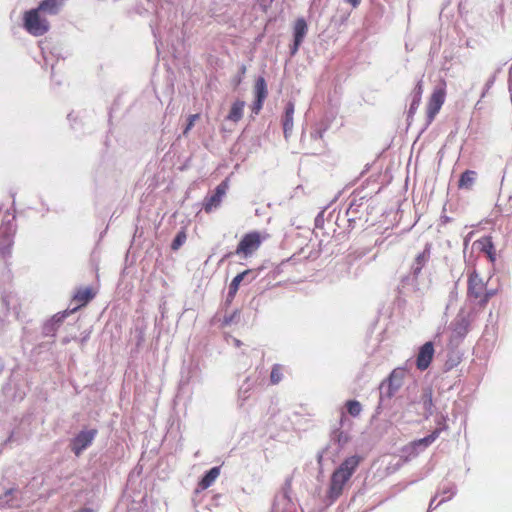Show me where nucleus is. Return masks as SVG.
Returning a JSON list of instances; mask_svg holds the SVG:
<instances>
[{
	"label": "nucleus",
	"mask_w": 512,
	"mask_h": 512,
	"mask_svg": "<svg viewBox=\"0 0 512 512\" xmlns=\"http://www.w3.org/2000/svg\"><path fill=\"white\" fill-rule=\"evenodd\" d=\"M237 291L238 290H228V294L226 295V298L224 301L225 307H228L232 303V301L234 300V298L236 296Z\"/></svg>",
	"instance_id": "nucleus-43"
},
{
	"label": "nucleus",
	"mask_w": 512,
	"mask_h": 512,
	"mask_svg": "<svg viewBox=\"0 0 512 512\" xmlns=\"http://www.w3.org/2000/svg\"><path fill=\"white\" fill-rule=\"evenodd\" d=\"M437 439L436 433H430L427 436L416 439L401 448L400 457L404 462L411 461L420 453L425 451Z\"/></svg>",
	"instance_id": "nucleus-7"
},
{
	"label": "nucleus",
	"mask_w": 512,
	"mask_h": 512,
	"mask_svg": "<svg viewBox=\"0 0 512 512\" xmlns=\"http://www.w3.org/2000/svg\"><path fill=\"white\" fill-rule=\"evenodd\" d=\"M255 384V380L251 377H246L238 390V397L240 401H245L250 397V392Z\"/></svg>",
	"instance_id": "nucleus-28"
},
{
	"label": "nucleus",
	"mask_w": 512,
	"mask_h": 512,
	"mask_svg": "<svg viewBox=\"0 0 512 512\" xmlns=\"http://www.w3.org/2000/svg\"><path fill=\"white\" fill-rule=\"evenodd\" d=\"M452 387V385L439 387L436 396L433 395L431 387H425L422 389L419 403L422 405L424 410L425 419L433 416L437 411H446L449 399L445 398L443 394L445 391L451 390Z\"/></svg>",
	"instance_id": "nucleus-4"
},
{
	"label": "nucleus",
	"mask_w": 512,
	"mask_h": 512,
	"mask_svg": "<svg viewBox=\"0 0 512 512\" xmlns=\"http://www.w3.org/2000/svg\"><path fill=\"white\" fill-rule=\"evenodd\" d=\"M4 369H5V364H4L3 359L0 357V375L3 373Z\"/></svg>",
	"instance_id": "nucleus-51"
},
{
	"label": "nucleus",
	"mask_w": 512,
	"mask_h": 512,
	"mask_svg": "<svg viewBox=\"0 0 512 512\" xmlns=\"http://www.w3.org/2000/svg\"><path fill=\"white\" fill-rule=\"evenodd\" d=\"M239 318H240V310L235 309L232 313L225 314L223 316V319L221 321V326L225 327V326L231 325L232 323L237 322L239 320Z\"/></svg>",
	"instance_id": "nucleus-35"
},
{
	"label": "nucleus",
	"mask_w": 512,
	"mask_h": 512,
	"mask_svg": "<svg viewBox=\"0 0 512 512\" xmlns=\"http://www.w3.org/2000/svg\"><path fill=\"white\" fill-rule=\"evenodd\" d=\"M18 489L15 487L6 489L0 496V506L6 508H17L19 506V500L15 497Z\"/></svg>",
	"instance_id": "nucleus-21"
},
{
	"label": "nucleus",
	"mask_w": 512,
	"mask_h": 512,
	"mask_svg": "<svg viewBox=\"0 0 512 512\" xmlns=\"http://www.w3.org/2000/svg\"><path fill=\"white\" fill-rule=\"evenodd\" d=\"M247 276H253V270H246L236 275L231 281L229 288H238L241 284L244 285V280Z\"/></svg>",
	"instance_id": "nucleus-34"
},
{
	"label": "nucleus",
	"mask_w": 512,
	"mask_h": 512,
	"mask_svg": "<svg viewBox=\"0 0 512 512\" xmlns=\"http://www.w3.org/2000/svg\"><path fill=\"white\" fill-rule=\"evenodd\" d=\"M456 491V485L453 483L443 485L439 490V494L443 496L441 502H446L450 500L456 494Z\"/></svg>",
	"instance_id": "nucleus-31"
},
{
	"label": "nucleus",
	"mask_w": 512,
	"mask_h": 512,
	"mask_svg": "<svg viewBox=\"0 0 512 512\" xmlns=\"http://www.w3.org/2000/svg\"><path fill=\"white\" fill-rule=\"evenodd\" d=\"M2 304L7 311L17 308V300L14 299L11 291H5L2 295Z\"/></svg>",
	"instance_id": "nucleus-33"
},
{
	"label": "nucleus",
	"mask_w": 512,
	"mask_h": 512,
	"mask_svg": "<svg viewBox=\"0 0 512 512\" xmlns=\"http://www.w3.org/2000/svg\"><path fill=\"white\" fill-rule=\"evenodd\" d=\"M430 250H431V245L426 244L424 250L416 256V258L412 264V267H411L414 276H417L421 272L422 268L429 261L430 255H431Z\"/></svg>",
	"instance_id": "nucleus-20"
},
{
	"label": "nucleus",
	"mask_w": 512,
	"mask_h": 512,
	"mask_svg": "<svg viewBox=\"0 0 512 512\" xmlns=\"http://www.w3.org/2000/svg\"><path fill=\"white\" fill-rule=\"evenodd\" d=\"M98 434L96 428L82 429L70 440V450L75 456H80L90 447Z\"/></svg>",
	"instance_id": "nucleus-9"
},
{
	"label": "nucleus",
	"mask_w": 512,
	"mask_h": 512,
	"mask_svg": "<svg viewBox=\"0 0 512 512\" xmlns=\"http://www.w3.org/2000/svg\"><path fill=\"white\" fill-rule=\"evenodd\" d=\"M420 102H421V100H419L418 95H412V100H411L410 107L408 110V118L412 117L415 114L416 110L418 109V107L420 105Z\"/></svg>",
	"instance_id": "nucleus-38"
},
{
	"label": "nucleus",
	"mask_w": 512,
	"mask_h": 512,
	"mask_svg": "<svg viewBox=\"0 0 512 512\" xmlns=\"http://www.w3.org/2000/svg\"><path fill=\"white\" fill-rule=\"evenodd\" d=\"M199 118V114H192L188 117V123L183 131L184 135H187L191 128L194 126L195 121Z\"/></svg>",
	"instance_id": "nucleus-40"
},
{
	"label": "nucleus",
	"mask_w": 512,
	"mask_h": 512,
	"mask_svg": "<svg viewBox=\"0 0 512 512\" xmlns=\"http://www.w3.org/2000/svg\"><path fill=\"white\" fill-rule=\"evenodd\" d=\"M63 6V0H43L37 7L41 12L54 15Z\"/></svg>",
	"instance_id": "nucleus-25"
},
{
	"label": "nucleus",
	"mask_w": 512,
	"mask_h": 512,
	"mask_svg": "<svg viewBox=\"0 0 512 512\" xmlns=\"http://www.w3.org/2000/svg\"><path fill=\"white\" fill-rule=\"evenodd\" d=\"M434 344L428 341L419 348L416 358V367L420 371H425L431 364L434 356Z\"/></svg>",
	"instance_id": "nucleus-16"
},
{
	"label": "nucleus",
	"mask_w": 512,
	"mask_h": 512,
	"mask_svg": "<svg viewBox=\"0 0 512 512\" xmlns=\"http://www.w3.org/2000/svg\"><path fill=\"white\" fill-rule=\"evenodd\" d=\"M272 512H295L291 498V479H286L282 491L275 496Z\"/></svg>",
	"instance_id": "nucleus-10"
},
{
	"label": "nucleus",
	"mask_w": 512,
	"mask_h": 512,
	"mask_svg": "<svg viewBox=\"0 0 512 512\" xmlns=\"http://www.w3.org/2000/svg\"><path fill=\"white\" fill-rule=\"evenodd\" d=\"M76 512H93V510L91 508L84 507V508L79 509Z\"/></svg>",
	"instance_id": "nucleus-53"
},
{
	"label": "nucleus",
	"mask_w": 512,
	"mask_h": 512,
	"mask_svg": "<svg viewBox=\"0 0 512 512\" xmlns=\"http://www.w3.org/2000/svg\"><path fill=\"white\" fill-rule=\"evenodd\" d=\"M324 130H316L311 133L313 139H321L323 137Z\"/></svg>",
	"instance_id": "nucleus-49"
},
{
	"label": "nucleus",
	"mask_w": 512,
	"mask_h": 512,
	"mask_svg": "<svg viewBox=\"0 0 512 512\" xmlns=\"http://www.w3.org/2000/svg\"><path fill=\"white\" fill-rule=\"evenodd\" d=\"M282 367L279 364H274L270 374V381L272 384H278L282 380Z\"/></svg>",
	"instance_id": "nucleus-36"
},
{
	"label": "nucleus",
	"mask_w": 512,
	"mask_h": 512,
	"mask_svg": "<svg viewBox=\"0 0 512 512\" xmlns=\"http://www.w3.org/2000/svg\"><path fill=\"white\" fill-rule=\"evenodd\" d=\"M255 98L266 99L268 91L267 84L263 77L257 78L254 86Z\"/></svg>",
	"instance_id": "nucleus-30"
},
{
	"label": "nucleus",
	"mask_w": 512,
	"mask_h": 512,
	"mask_svg": "<svg viewBox=\"0 0 512 512\" xmlns=\"http://www.w3.org/2000/svg\"><path fill=\"white\" fill-rule=\"evenodd\" d=\"M458 346H449L447 359L444 363L445 371H449L456 367L461 362V353L457 350Z\"/></svg>",
	"instance_id": "nucleus-23"
},
{
	"label": "nucleus",
	"mask_w": 512,
	"mask_h": 512,
	"mask_svg": "<svg viewBox=\"0 0 512 512\" xmlns=\"http://www.w3.org/2000/svg\"><path fill=\"white\" fill-rule=\"evenodd\" d=\"M445 95L444 87H437L434 89L427 105V119L429 124L434 120L435 116L444 104Z\"/></svg>",
	"instance_id": "nucleus-14"
},
{
	"label": "nucleus",
	"mask_w": 512,
	"mask_h": 512,
	"mask_svg": "<svg viewBox=\"0 0 512 512\" xmlns=\"http://www.w3.org/2000/svg\"><path fill=\"white\" fill-rule=\"evenodd\" d=\"M295 106L292 101H289L285 106V111L282 117V126L285 139H288L293 130V117Z\"/></svg>",
	"instance_id": "nucleus-18"
},
{
	"label": "nucleus",
	"mask_w": 512,
	"mask_h": 512,
	"mask_svg": "<svg viewBox=\"0 0 512 512\" xmlns=\"http://www.w3.org/2000/svg\"><path fill=\"white\" fill-rule=\"evenodd\" d=\"M476 172L472 170H466L461 174L458 186L461 189H471L476 180Z\"/></svg>",
	"instance_id": "nucleus-27"
},
{
	"label": "nucleus",
	"mask_w": 512,
	"mask_h": 512,
	"mask_svg": "<svg viewBox=\"0 0 512 512\" xmlns=\"http://www.w3.org/2000/svg\"><path fill=\"white\" fill-rule=\"evenodd\" d=\"M422 92H423L422 83L418 82L412 95H418L419 100H421Z\"/></svg>",
	"instance_id": "nucleus-46"
},
{
	"label": "nucleus",
	"mask_w": 512,
	"mask_h": 512,
	"mask_svg": "<svg viewBox=\"0 0 512 512\" xmlns=\"http://www.w3.org/2000/svg\"><path fill=\"white\" fill-rule=\"evenodd\" d=\"M2 212V207H0V213Z\"/></svg>",
	"instance_id": "nucleus-55"
},
{
	"label": "nucleus",
	"mask_w": 512,
	"mask_h": 512,
	"mask_svg": "<svg viewBox=\"0 0 512 512\" xmlns=\"http://www.w3.org/2000/svg\"><path fill=\"white\" fill-rule=\"evenodd\" d=\"M435 419L434 422L436 424V428L431 433H436L437 438L440 436L441 432L447 431L449 429L448 426V412L447 411H437L434 413Z\"/></svg>",
	"instance_id": "nucleus-22"
},
{
	"label": "nucleus",
	"mask_w": 512,
	"mask_h": 512,
	"mask_svg": "<svg viewBox=\"0 0 512 512\" xmlns=\"http://www.w3.org/2000/svg\"><path fill=\"white\" fill-rule=\"evenodd\" d=\"M345 1L349 4H351L352 7H354V8H356L361 2V0H345Z\"/></svg>",
	"instance_id": "nucleus-50"
},
{
	"label": "nucleus",
	"mask_w": 512,
	"mask_h": 512,
	"mask_svg": "<svg viewBox=\"0 0 512 512\" xmlns=\"http://www.w3.org/2000/svg\"><path fill=\"white\" fill-rule=\"evenodd\" d=\"M15 216L8 210L5 211L0 225V256L7 258L11 255L13 236L15 233Z\"/></svg>",
	"instance_id": "nucleus-6"
},
{
	"label": "nucleus",
	"mask_w": 512,
	"mask_h": 512,
	"mask_svg": "<svg viewBox=\"0 0 512 512\" xmlns=\"http://www.w3.org/2000/svg\"><path fill=\"white\" fill-rule=\"evenodd\" d=\"M351 421L346 416L344 411H341L340 419L337 427L332 429L330 433L329 443L318 453L317 461L320 466L324 459L335 462V459L339 455L341 449L349 442L351 436L347 429H344L346 425L350 426Z\"/></svg>",
	"instance_id": "nucleus-3"
},
{
	"label": "nucleus",
	"mask_w": 512,
	"mask_h": 512,
	"mask_svg": "<svg viewBox=\"0 0 512 512\" xmlns=\"http://www.w3.org/2000/svg\"><path fill=\"white\" fill-rule=\"evenodd\" d=\"M472 320L473 316L471 315V312H466L464 309L459 311L449 325L451 335L448 346H458L463 342L470 331Z\"/></svg>",
	"instance_id": "nucleus-5"
},
{
	"label": "nucleus",
	"mask_w": 512,
	"mask_h": 512,
	"mask_svg": "<svg viewBox=\"0 0 512 512\" xmlns=\"http://www.w3.org/2000/svg\"><path fill=\"white\" fill-rule=\"evenodd\" d=\"M264 100L265 99L255 98V101H254L253 106H252V111L255 114H258L260 112V110L262 109Z\"/></svg>",
	"instance_id": "nucleus-44"
},
{
	"label": "nucleus",
	"mask_w": 512,
	"mask_h": 512,
	"mask_svg": "<svg viewBox=\"0 0 512 512\" xmlns=\"http://www.w3.org/2000/svg\"><path fill=\"white\" fill-rule=\"evenodd\" d=\"M258 275V273L253 270V276H247L245 277V280H244V285H249L252 283V281L256 278V276Z\"/></svg>",
	"instance_id": "nucleus-48"
},
{
	"label": "nucleus",
	"mask_w": 512,
	"mask_h": 512,
	"mask_svg": "<svg viewBox=\"0 0 512 512\" xmlns=\"http://www.w3.org/2000/svg\"><path fill=\"white\" fill-rule=\"evenodd\" d=\"M226 341L228 344H233L235 347H240L242 345V342L239 339L231 335L226 337Z\"/></svg>",
	"instance_id": "nucleus-45"
},
{
	"label": "nucleus",
	"mask_w": 512,
	"mask_h": 512,
	"mask_svg": "<svg viewBox=\"0 0 512 512\" xmlns=\"http://www.w3.org/2000/svg\"><path fill=\"white\" fill-rule=\"evenodd\" d=\"M396 385H393L386 380H383L379 385V401L376 407V413L381 414L384 410L390 409L392 406V399L399 391Z\"/></svg>",
	"instance_id": "nucleus-12"
},
{
	"label": "nucleus",
	"mask_w": 512,
	"mask_h": 512,
	"mask_svg": "<svg viewBox=\"0 0 512 512\" xmlns=\"http://www.w3.org/2000/svg\"><path fill=\"white\" fill-rule=\"evenodd\" d=\"M262 239L258 232H251L243 236L239 242L236 254L244 255L245 257L253 254L261 245Z\"/></svg>",
	"instance_id": "nucleus-13"
},
{
	"label": "nucleus",
	"mask_w": 512,
	"mask_h": 512,
	"mask_svg": "<svg viewBox=\"0 0 512 512\" xmlns=\"http://www.w3.org/2000/svg\"><path fill=\"white\" fill-rule=\"evenodd\" d=\"M436 497L437 495L431 499L430 503H429V511L433 510V509H436L440 504H442L443 502H441V500L438 502V503H435L436 502Z\"/></svg>",
	"instance_id": "nucleus-47"
},
{
	"label": "nucleus",
	"mask_w": 512,
	"mask_h": 512,
	"mask_svg": "<svg viewBox=\"0 0 512 512\" xmlns=\"http://www.w3.org/2000/svg\"><path fill=\"white\" fill-rule=\"evenodd\" d=\"M407 373L408 370L405 367H397L394 370H392L389 376L384 380L393 385H396L398 388H401Z\"/></svg>",
	"instance_id": "nucleus-24"
},
{
	"label": "nucleus",
	"mask_w": 512,
	"mask_h": 512,
	"mask_svg": "<svg viewBox=\"0 0 512 512\" xmlns=\"http://www.w3.org/2000/svg\"><path fill=\"white\" fill-rule=\"evenodd\" d=\"M12 439H13V433H11V435L9 436L8 441H12Z\"/></svg>",
	"instance_id": "nucleus-54"
},
{
	"label": "nucleus",
	"mask_w": 512,
	"mask_h": 512,
	"mask_svg": "<svg viewBox=\"0 0 512 512\" xmlns=\"http://www.w3.org/2000/svg\"><path fill=\"white\" fill-rule=\"evenodd\" d=\"M481 284V279L477 274H471L468 281V288H476Z\"/></svg>",
	"instance_id": "nucleus-42"
},
{
	"label": "nucleus",
	"mask_w": 512,
	"mask_h": 512,
	"mask_svg": "<svg viewBox=\"0 0 512 512\" xmlns=\"http://www.w3.org/2000/svg\"><path fill=\"white\" fill-rule=\"evenodd\" d=\"M197 365L193 366L192 365L189 367V371H188V375L185 376V371L184 369L181 371V375H182V381H186V382H189L191 378H193L194 376H196V372H197Z\"/></svg>",
	"instance_id": "nucleus-39"
},
{
	"label": "nucleus",
	"mask_w": 512,
	"mask_h": 512,
	"mask_svg": "<svg viewBox=\"0 0 512 512\" xmlns=\"http://www.w3.org/2000/svg\"><path fill=\"white\" fill-rule=\"evenodd\" d=\"M498 290H467L466 302L470 305L471 315L483 308Z\"/></svg>",
	"instance_id": "nucleus-11"
},
{
	"label": "nucleus",
	"mask_w": 512,
	"mask_h": 512,
	"mask_svg": "<svg viewBox=\"0 0 512 512\" xmlns=\"http://www.w3.org/2000/svg\"><path fill=\"white\" fill-rule=\"evenodd\" d=\"M38 8L26 11L24 14V28L33 36H42L49 30V22L41 17Z\"/></svg>",
	"instance_id": "nucleus-8"
},
{
	"label": "nucleus",
	"mask_w": 512,
	"mask_h": 512,
	"mask_svg": "<svg viewBox=\"0 0 512 512\" xmlns=\"http://www.w3.org/2000/svg\"><path fill=\"white\" fill-rule=\"evenodd\" d=\"M307 23L303 18H299L296 20L294 25V43L291 46L290 51L292 55H295L299 49V46L304 40V37L307 34Z\"/></svg>",
	"instance_id": "nucleus-17"
},
{
	"label": "nucleus",
	"mask_w": 512,
	"mask_h": 512,
	"mask_svg": "<svg viewBox=\"0 0 512 512\" xmlns=\"http://www.w3.org/2000/svg\"><path fill=\"white\" fill-rule=\"evenodd\" d=\"M347 413L352 417H358L362 412V405L357 400H348L345 404Z\"/></svg>",
	"instance_id": "nucleus-32"
},
{
	"label": "nucleus",
	"mask_w": 512,
	"mask_h": 512,
	"mask_svg": "<svg viewBox=\"0 0 512 512\" xmlns=\"http://www.w3.org/2000/svg\"><path fill=\"white\" fill-rule=\"evenodd\" d=\"M360 461V456L352 455L344 459V461L333 471L325 496V502L327 504H333L342 495L344 486L357 470Z\"/></svg>",
	"instance_id": "nucleus-2"
},
{
	"label": "nucleus",
	"mask_w": 512,
	"mask_h": 512,
	"mask_svg": "<svg viewBox=\"0 0 512 512\" xmlns=\"http://www.w3.org/2000/svg\"><path fill=\"white\" fill-rule=\"evenodd\" d=\"M97 291L98 290H77L65 310L57 312L43 323L42 335L44 337H55L58 329L64 323V320L81 307L87 305L97 295Z\"/></svg>",
	"instance_id": "nucleus-1"
},
{
	"label": "nucleus",
	"mask_w": 512,
	"mask_h": 512,
	"mask_svg": "<svg viewBox=\"0 0 512 512\" xmlns=\"http://www.w3.org/2000/svg\"><path fill=\"white\" fill-rule=\"evenodd\" d=\"M228 182L222 181L216 188L212 195L205 197L203 208L205 212L209 213L213 211L214 209H217L221 202L223 197L225 196L227 190H228Z\"/></svg>",
	"instance_id": "nucleus-15"
},
{
	"label": "nucleus",
	"mask_w": 512,
	"mask_h": 512,
	"mask_svg": "<svg viewBox=\"0 0 512 512\" xmlns=\"http://www.w3.org/2000/svg\"><path fill=\"white\" fill-rule=\"evenodd\" d=\"M221 471L220 466H214L209 470L205 471L198 482V489L205 490L209 488L215 480L219 477Z\"/></svg>",
	"instance_id": "nucleus-19"
},
{
	"label": "nucleus",
	"mask_w": 512,
	"mask_h": 512,
	"mask_svg": "<svg viewBox=\"0 0 512 512\" xmlns=\"http://www.w3.org/2000/svg\"><path fill=\"white\" fill-rule=\"evenodd\" d=\"M456 296H457V292H456V290H451V292H450V296H449L450 301H452L453 299H455V298H456Z\"/></svg>",
	"instance_id": "nucleus-52"
},
{
	"label": "nucleus",
	"mask_w": 512,
	"mask_h": 512,
	"mask_svg": "<svg viewBox=\"0 0 512 512\" xmlns=\"http://www.w3.org/2000/svg\"><path fill=\"white\" fill-rule=\"evenodd\" d=\"M365 254H366V251H364V250H355V251L349 253L347 258H348L349 262L351 263V262L363 257Z\"/></svg>",
	"instance_id": "nucleus-41"
},
{
	"label": "nucleus",
	"mask_w": 512,
	"mask_h": 512,
	"mask_svg": "<svg viewBox=\"0 0 512 512\" xmlns=\"http://www.w3.org/2000/svg\"><path fill=\"white\" fill-rule=\"evenodd\" d=\"M478 244L480 245L481 251L486 253L491 261H494L495 260L494 245L491 241V238L485 237V238L479 240Z\"/></svg>",
	"instance_id": "nucleus-29"
},
{
	"label": "nucleus",
	"mask_w": 512,
	"mask_h": 512,
	"mask_svg": "<svg viewBox=\"0 0 512 512\" xmlns=\"http://www.w3.org/2000/svg\"><path fill=\"white\" fill-rule=\"evenodd\" d=\"M185 241H186V234L184 231H180L179 233H177V235L173 239L171 248L173 250H178L184 244Z\"/></svg>",
	"instance_id": "nucleus-37"
},
{
	"label": "nucleus",
	"mask_w": 512,
	"mask_h": 512,
	"mask_svg": "<svg viewBox=\"0 0 512 512\" xmlns=\"http://www.w3.org/2000/svg\"><path fill=\"white\" fill-rule=\"evenodd\" d=\"M244 107V101L236 100L231 106L227 119L233 122H238L243 116Z\"/></svg>",
	"instance_id": "nucleus-26"
}]
</instances>
